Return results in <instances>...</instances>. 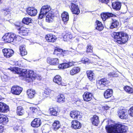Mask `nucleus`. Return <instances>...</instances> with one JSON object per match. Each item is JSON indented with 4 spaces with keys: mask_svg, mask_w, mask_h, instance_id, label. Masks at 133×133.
Listing matches in <instances>:
<instances>
[{
    "mask_svg": "<svg viewBox=\"0 0 133 133\" xmlns=\"http://www.w3.org/2000/svg\"><path fill=\"white\" fill-rule=\"evenodd\" d=\"M70 9L72 13L74 14L78 15L80 13L79 8L78 6L74 3L71 4Z\"/></svg>",
    "mask_w": 133,
    "mask_h": 133,
    "instance_id": "10",
    "label": "nucleus"
},
{
    "mask_svg": "<svg viewBox=\"0 0 133 133\" xmlns=\"http://www.w3.org/2000/svg\"><path fill=\"white\" fill-rule=\"evenodd\" d=\"M112 22L110 26V28L112 29L113 28H116L119 25V22L116 19L112 18L111 19Z\"/></svg>",
    "mask_w": 133,
    "mask_h": 133,
    "instance_id": "29",
    "label": "nucleus"
},
{
    "mask_svg": "<svg viewBox=\"0 0 133 133\" xmlns=\"http://www.w3.org/2000/svg\"><path fill=\"white\" fill-rule=\"evenodd\" d=\"M68 63H63L61 64L58 66V68L62 69H64L69 67Z\"/></svg>",
    "mask_w": 133,
    "mask_h": 133,
    "instance_id": "44",
    "label": "nucleus"
},
{
    "mask_svg": "<svg viewBox=\"0 0 133 133\" xmlns=\"http://www.w3.org/2000/svg\"><path fill=\"white\" fill-rule=\"evenodd\" d=\"M39 96V98L41 100H43L46 97L45 94L44 92H42L40 94Z\"/></svg>",
    "mask_w": 133,
    "mask_h": 133,
    "instance_id": "48",
    "label": "nucleus"
},
{
    "mask_svg": "<svg viewBox=\"0 0 133 133\" xmlns=\"http://www.w3.org/2000/svg\"><path fill=\"white\" fill-rule=\"evenodd\" d=\"M41 124L40 119L39 118H36L32 122L31 125L33 127L37 128L41 125Z\"/></svg>",
    "mask_w": 133,
    "mask_h": 133,
    "instance_id": "19",
    "label": "nucleus"
},
{
    "mask_svg": "<svg viewBox=\"0 0 133 133\" xmlns=\"http://www.w3.org/2000/svg\"><path fill=\"white\" fill-rule=\"evenodd\" d=\"M19 127V126L15 125L14 127V129L16 131L17 130H18Z\"/></svg>",
    "mask_w": 133,
    "mask_h": 133,
    "instance_id": "56",
    "label": "nucleus"
},
{
    "mask_svg": "<svg viewBox=\"0 0 133 133\" xmlns=\"http://www.w3.org/2000/svg\"><path fill=\"white\" fill-rule=\"evenodd\" d=\"M20 55L22 56H24L27 55V52L25 49V46L24 45H21L19 47Z\"/></svg>",
    "mask_w": 133,
    "mask_h": 133,
    "instance_id": "28",
    "label": "nucleus"
},
{
    "mask_svg": "<svg viewBox=\"0 0 133 133\" xmlns=\"http://www.w3.org/2000/svg\"><path fill=\"white\" fill-rule=\"evenodd\" d=\"M93 48L90 45H88L87 47L86 52L87 53L92 52Z\"/></svg>",
    "mask_w": 133,
    "mask_h": 133,
    "instance_id": "47",
    "label": "nucleus"
},
{
    "mask_svg": "<svg viewBox=\"0 0 133 133\" xmlns=\"http://www.w3.org/2000/svg\"><path fill=\"white\" fill-rule=\"evenodd\" d=\"M108 81L106 78H102L98 81L97 84L98 88L99 89H103V88L108 85Z\"/></svg>",
    "mask_w": 133,
    "mask_h": 133,
    "instance_id": "7",
    "label": "nucleus"
},
{
    "mask_svg": "<svg viewBox=\"0 0 133 133\" xmlns=\"http://www.w3.org/2000/svg\"><path fill=\"white\" fill-rule=\"evenodd\" d=\"M80 70V68L78 67H74L70 71V74L71 75H74L79 72Z\"/></svg>",
    "mask_w": 133,
    "mask_h": 133,
    "instance_id": "30",
    "label": "nucleus"
},
{
    "mask_svg": "<svg viewBox=\"0 0 133 133\" xmlns=\"http://www.w3.org/2000/svg\"><path fill=\"white\" fill-rule=\"evenodd\" d=\"M95 25L96 29L99 31H101L103 29V26L102 23L99 21H96L95 22Z\"/></svg>",
    "mask_w": 133,
    "mask_h": 133,
    "instance_id": "33",
    "label": "nucleus"
},
{
    "mask_svg": "<svg viewBox=\"0 0 133 133\" xmlns=\"http://www.w3.org/2000/svg\"><path fill=\"white\" fill-rule=\"evenodd\" d=\"M57 108H50L49 109L50 112L52 115L56 116L57 113L60 111V110H57Z\"/></svg>",
    "mask_w": 133,
    "mask_h": 133,
    "instance_id": "35",
    "label": "nucleus"
},
{
    "mask_svg": "<svg viewBox=\"0 0 133 133\" xmlns=\"http://www.w3.org/2000/svg\"><path fill=\"white\" fill-rule=\"evenodd\" d=\"M18 37H19V36H16L14 34L9 33L6 34L2 38L6 42L16 43H17V41H19L17 39Z\"/></svg>",
    "mask_w": 133,
    "mask_h": 133,
    "instance_id": "3",
    "label": "nucleus"
},
{
    "mask_svg": "<svg viewBox=\"0 0 133 133\" xmlns=\"http://www.w3.org/2000/svg\"><path fill=\"white\" fill-rule=\"evenodd\" d=\"M113 8L116 10H119L121 8V3L118 2H113L112 3Z\"/></svg>",
    "mask_w": 133,
    "mask_h": 133,
    "instance_id": "31",
    "label": "nucleus"
},
{
    "mask_svg": "<svg viewBox=\"0 0 133 133\" xmlns=\"http://www.w3.org/2000/svg\"><path fill=\"white\" fill-rule=\"evenodd\" d=\"M3 126L0 125V133H2L3 131Z\"/></svg>",
    "mask_w": 133,
    "mask_h": 133,
    "instance_id": "58",
    "label": "nucleus"
},
{
    "mask_svg": "<svg viewBox=\"0 0 133 133\" xmlns=\"http://www.w3.org/2000/svg\"><path fill=\"white\" fill-rule=\"evenodd\" d=\"M4 56L6 58H9L12 56L14 54L13 50L10 49L4 48L2 50Z\"/></svg>",
    "mask_w": 133,
    "mask_h": 133,
    "instance_id": "8",
    "label": "nucleus"
},
{
    "mask_svg": "<svg viewBox=\"0 0 133 133\" xmlns=\"http://www.w3.org/2000/svg\"><path fill=\"white\" fill-rule=\"evenodd\" d=\"M82 37H80V36H79V38H77L76 39V40L78 41H79V38H81Z\"/></svg>",
    "mask_w": 133,
    "mask_h": 133,
    "instance_id": "62",
    "label": "nucleus"
},
{
    "mask_svg": "<svg viewBox=\"0 0 133 133\" xmlns=\"http://www.w3.org/2000/svg\"><path fill=\"white\" fill-rule=\"evenodd\" d=\"M15 71H13L14 72L17 74H20L23 76H26V75L27 74L28 71L26 69L20 68H15L13 69Z\"/></svg>",
    "mask_w": 133,
    "mask_h": 133,
    "instance_id": "12",
    "label": "nucleus"
},
{
    "mask_svg": "<svg viewBox=\"0 0 133 133\" xmlns=\"http://www.w3.org/2000/svg\"><path fill=\"white\" fill-rule=\"evenodd\" d=\"M52 91V90H51L48 89L45 90L44 93L45 94V95L46 94L49 95L51 94Z\"/></svg>",
    "mask_w": 133,
    "mask_h": 133,
    "instance_id": "53",
    "label": "nucleus"
},
{
    "mask_svg": "<svg viewBox=\"0 0 133 133\" xmlns=\"http://www.w3.org/2000/svg\"><path fill=\"white\" fill-rule=\"evenodd\" d=\"M124 90L129 94L133 93V89L128 86H126L124 88Z\"/></svg>",
    "mask_w": 133,
    "mask_h": 133,
    "instance_id": "42",
    "label": "nucleus"
},
{
    "mask_svg": "<svg viewBox=\"0 0 133 133\" xmlns=\"http://www.w3.org/2000/svg\"><path fill=\"white\" fill-rule=\"evenodd\" d=\"M113 90L111 89H107L104 92V96L105 98L108 99L111 97L112 95Z\"/></svg>",
    "mask_w": 133,
    "mask_h": 133,
    "instance_id": "25",
    "label": "nucleus"
},
{
    "mask_svg": "<svg viewBox=\"0 0 133 133\" xmlns=\"http://www.w3.org/2000/svg\"><path fill=\"white\" fill-rule=\"evenodd\" d=\"M16 28L18 30V29L20 28L21 26V23L20 22H18L16 23L15 24Z\"/></svg>",
    "mask_w": 133,
    "mask_h": 133,
    "instance_id": "50",
    "label": "nucleus"
},
{
    "mask_svg": "<svg viewBox=\"0 0 133 133\" xmlns=\"http://www.w3.org/2000/svg\"><path fill=\"white\" fill-rule=\"evenodd\" d=\"M65 100V97L63 94L59 95L57 97V102L59 103L64 102Z\"/></svg>",
    "mask_w": 133,
    "mask_h": 133,
    "instance_id": "38",
    "label": "nucleus"
},
{
    "mask_svg": "<svg viewBox=\"0 0 133 133\" xmlns=\"http://www.w3.org/2000/svg\"><path fill=\"white\" fill-rule=\"evenodd\" d=\"M104 108L105 109L107 110L110 107L107 105H105L104 106Z\"/></svg>",
    "mask_w": 133,
    "mask_h": 133,
    "instance_id": "59",
    "label": "nucleus"
},
{
    "mask_svg": "<svg viewBox=\"0 0 133 133\" xmlns=\"http://www.w3.org/2000/svg\"><path fill=\"white\" fill-rule=\"evenodd\" d=\"M82 63L84 64H88L91 63L89 59L85 57H83L81 60Z\"/></svg>",
    "mask_w": 133,
    "mask_h": 133,
    "instance_id": "45",
    "label": "nucleus"
},
{
    "mask_svg": "<svg viewBox=\"0 0 133 133\" xmlns=\"http://www.w3.org/2000/svg\"><path fill=\"white\" fill-rule=\"evenodd\" d=\"M119 117L122 119H126L128 118V114L127 110L124 108H121L117 112Z\"/></svg>",
    "mask_w": 133,
    "mask_h": 133,
    "instance_id": "6",
    "label": "nucleus"
},
{
    "mask_svg": "<svg viewBox=\"0 0 133 133\" xmlns=\"http://www.w3.org/2000/svg\"><path fill=\"white\" fill-rule=\"evenodd\" d=\"M84 100L86 101H89L92 99V94L91 93L86 92L83 95Z\"/></svg>",
    "mask_w": 133,
    "mask_h": 133,
    "instance_id": "15",
    "label": "nucleus"
},
{
    "mask_svg": "<svg viewBox=\"0 0 133 133\" xmlns=\"http://www.w3.org/2000/svg\"><path fill=\"white\" fill-rule=\"evenodd\" d=\"M1 78L3 81L5 82L7 81L9 78L6 75L4 74L1 76Z\"/></svg>",
    "mask_w": 133,
    "mask_h": 133,
    "instance_id": "49",
    "label": "nucleus"
},
{
    "mask_svg": "<svg viewBox=\"0 0 133 133\" xmlns=\"http://www.w3.org/2000/svg\"><path fill=\"white\" fill-rule=\"evenodd\" d=\"M72 127L75 129H79L81 128V124L77 120H73L71 122Z\"/></svg>",
    "mask_w": 133,
    "mask_h": 133,
    "instance_id": "18",
    "label": "nucleus"
},
{
    "mask_svg": "<svg viewBox=\"0 0 133 133\" xmlns=\"http://www.w3.org/2000/svg\"><path fill=\"white\" fill-rule=\"evenodd\" d=\"M25 131V130L24 129H22L21 130V132L23 133Z\"/></svg>",
    "mask_w": 133,
    "mask_h": 133,
    "instance_id": "61",
    "label": "nucleus"
},
{
    "mask_svg": "<svg viewBox=\"0 0 133 133\" xmlns=\"http://www.w3.org/2000/svg\"><path fill=\"white\" fill-rule=\"evenodd\" d=\"M99 1L100 2L106 4H107L110 1L109 0H99Z\"/></svg>",
    "mask_w": 133,
    "mask_h": 133,
    "instance_id": "55",
    "label": "nucleus"
},
{
    "mask_svg": "<svg viewBox=\"0 0 133 133\" xmlns=\"http://www.w3.org/2000/svg\"><path fill=\"white\" fill-rule=\"evenodd\" d=\"M62 51V49L57 48L55 49L54 54L57 56H60L61 55Z\"/></svg>",
    "mask_w": 133,
    "mask_h": 133,
    "instance_id": "43",
    "label": "nucleus"
},
{
    "mask_svg": "<svg viewBox=\"0 0 133 133\" xmlns=\"http://www.w3.org/2000/svg\"><path fill=\"white\" fill-rule=\"evenodd\" d=\"M112 36L114 38V41L120 44L126 43L128 38L127 34L122 32H114Z\"/></svg>",
    "mask_w": 133,
    "mask_h": 133,
    "instance_id": "2",
    "label": "nucleus"
},
{
    "mask_svg": "<svg viewBox=\"0 0 133 133\" xmlns=\"http://www.w3.org/2000/svg\"><path fill=\"white\" fill-rule=\"evenodd\" d=\"M70 116L72 118L79 119L81 117L80 112L78 111H73L70 112Z\"/></svg>",
    "mask_w": 133,
    "mask_h": 133,
    "instance_id": "14",
    "label": "nucleus"
},
{
    "mask_svg": "<svg viewBox=\"0 0 133 133\" xmlns=\"http://www.w3.org/2000/svg\"><path fill=\"white\" fill-rule=\"evenodd\" d=\"M16 113L19 116H22L24 114V110L21 107H18L17 108Z\"/></svg>",
    "mask_w": 133,
    "mask_h": 133,
    "instance_id": "39",
    "label": "nucleus"
},
{
    "mask_svg": "<svg viewBox=\"0 0 133 133\" xmlns=\"http://www.w3.org/2000/svg\"><path fill=\"white\" fill-rule=\"evenodd\" d=\"M49 132V130L46 131L45 129H44L42 130V132L43 133H48Z\"/></svg>",
    "mask_w": 133,
    "mask_h": 133,
    "instance_id": "60",
    "label": "nucleus"
},
{
    "mask_svg": "<svg viewBox=\"0 0 133 133\" xmlns=\"http://www.w3.org/2000/svg\"><path fill=\"white\" fill-rule=\"evenodd\" d=\"M3 13L4 15L5 16H8V17H10V10L9 9H5L3 11Z\"/></svg>",
    "mask_w": 133,
    "mask_h": 133,
    "instance_id": "46",
    "label": "nucleus"
},
{
    "mask_svg": "<svg viewBox=\"0 0 133 133\" xmlns=\"http://www.w3.org/2000/svg\"><path fill=\"white\" fill-rule=\"evenodd\" d=\"M102 18L103 21H105L107 19L111 17H116V16L111 13L109 12H104L101 14Z\"/></svg>",
    "mask_w": 133,
    "mask_h": 133,
    "instance_id": "13",
    "label": "nucleus"
},
{
    "mask_svg": "<svg viewBox=\"0 0 133 133\" xmlns=\"http://www.w3.org/2000/svg\"><path fill=\"white\" fill-rule=\"evenodd\" d=\"M55 15L54 12L50 11L48 13L46 17V20L47 22H52L53 20Z\"/></svg>",
    "mask_w": 133,
    "mask_h": 133,
    "instance_id": "22",
    "label": "nucleus"
},
{
    "mask_svg": "<svg viewBox=\"0 0 133 133\" xmlns=\"http://www.w3.org/2000/svg\"><path fill=\"white\" fill-rule=\"evenodd\" d=\"M31 21L32 19L31 18L26 17L24 18L23 19L22 22L23 23L28 25L29 23H31Z\"/></svg>",
    "mask_w": 133,
    "mask_h": 133,
    "instance_id": "41",
    "label": "nucleus"
},
{
    "mask_svg": "<svg viewBox=\"0 0 133 133\" xmlns=\"http://www.w3.org/2000/svg\"><path fill=\"white\" fill-rule=\"evenodd\" d=\"M26 93L28 97L31 99L34 97L36 94L35 91L31 89H28Z\"/></svg>",
    "mask_w": 133,
    "mask_h": 133,
    "instance_id": "26",
    "label": "nucleus"
},
{
    "mask_svg": "<svg viewBox=\"0 0 133 133\" xmlns=\"http://www.w3.org/2000/svg\"><path fill=\"white\" fill-rule=\"evenodd\" d=\"M84 54V52H80L79 54L81 55H83V54Z\"/></svg>",
    "mask_w": 133,
    "mask_h": 133,
    "instance_id": "63",
    "label": "nucleus"
},
{
    "mask_svg": "<svg viewBox=\"0 0 133 133\" xmlns=\"http://www.w3.org/2000/svg\"><path fill=\"white\" fill-rule=\"evenodd\" d=\"M8 122V119L6 116L0 114V123L3 125H5Z\"/></svg>",
    "mask_w": 133,
    "mask_h": 133,
    "instance_id": "24",
    "label": "nucleus"
},
{
    "mask_svg": "<svg viewBox=\"0 0 133 133\" xmlns=\"http://www.w3.org/2000/svg\"><path fill=\"white\" fill-rule=\"evenodd\" d=\"M74 62H70L69 63H68L69 67L72 66L74 65Z\"/></svg>",
    "mask_w": 133,
    "mask_h": 133,
    "instance_id": "57",
    "label": "nucleus"
},
{
    "mask_svg": "<svg viewBox=\"0 0 133 133\" xmlns=\"http://www.w3.org/2000/svg\"><path fill=\"white\" fill-rule=\"evenodd\" d=\"M92 124L96 126H97L99 123V121L98 117L96 115H94L93 117L91 118Z\"/></svg>",
    "mask_w": 133,
    "mask_h": 133,
    "instance_id": "27",
    "label": "nucleus"
},
{
    "mask_svg": "<svg viewBox=\"0 0 133 133\" xmlns=\"http://www.w3.org/2000/svg\"><path fill=\"white\" fill-rule=\"evenodd\" d=\"M18 33L21 35L26 36L27 35L29 30L28 29L23 27L21 26L20 28H18Z\"/></svg>",
    "mask_w": 133,
    "mask_h": 133,
    "instance_id": "17",
    "label": "nucleus"
},
{
    "mask_svg": "<svg viewBox=\"0 0 133 133\" xmlns=\"http://www.w3.org/2000/svg\"><path fill=\"white\" fill-rule=\"evenodd\" d=\"M54 129L56 130L59 128L60 125L59 122L57 121H55L52 125Z\"/></svg>",
    "mask_w": 133,
    "mask_h": 133,
    "instance_id": "40",
    "label": "nucleus"
},
{
    "mask_svg": "<svg viewBox=\"0 0 133 133\" xmlns=\"http://www.w3.org/2000/svg\"><path fill=\"white\" fill-rule=\"evenodd\" d=\"M68 53V51H67L64 50L63 51L62 50V52L61 55L63 56H64L66 55Z\"/></svg>",
    "mask_w": 133,
    "mask_h": 133,
    "instance_id": "54",
    "label": "nucleus"
},
{
    "mask_svg": "<svg viewBox=\"0 0 133 133\" xmlns=\"http://www.w3.org/2000/svg\"><path fill=\"white\" fill-rule=\"evenodd\" d=\"M31 110L30 112L28 114L29 115H31L33 117L34 116L36 115L38 113V109L35 107H31L30 108Z\"/></svg>",
    "mask_w": 133,
    "mask_h": 133,
    "instance_id": "34",
    "label": "nucleus"
},
{
    "mask_svg": "<svg viewBox=\"0 0 133 133\" xmlns=\"http://www.w3.org/2000/svg\"><path fill=\"white\" fill-rule=\"evenodd\" d=\"M2 97L0 95V100H2Z\"/></svg>",
    "mask_w": 133,
    "mask_h": 133,
    "instance_id": "64",
    "label": "nucleus"
},
{
    "mask_svg": "<svg viewBox=\"0 0 133 133\" xmlns=\"http://www.w3.org/2000/svg\"><path fill=\"white\" fill-rule=\"evenodd\" d=\"M45 39L48 42H54L57 39L56 36L52 34L47 35L45 37Z\"/></svg>",
    "mask_w": 133,
    "mask_h": 133,
    "instance_id": "16",
    "label": "nucleus"
},
{
    "mask_svg": "<svg viewBox=\"0 0 133 133\" xmlns=\"http://www.w3.org/2000/svg\"><path fill=\"white\" fill-rule=\"evenodd\" d=\"M51 9V7L49 5H45L43 6L41 10L40 14L39 15V18L42 19Z\"/></svg>",
    "mask_w": 133,
    "mask_h": 133,
    "instance_id": "4",
    "label": "nucleus"
},
{
    "mask_svg": "<svg viewBox=\"0 0 133 133\" xmlns=\"http://www.w3.org/2000/svg\"><path fill=\"white\" fill-rule=\"evenodd\" d=\"M61 17L62 21L64 22H66L69 20V14L66 12L64 11L62 14Z\"/></svg>",
    "mask_w": 133,
    "mask_h": 133,
    "instance_id": "32",
    "label": "nucleus"
},
{
    "mask_svg": "<svg viewBox=\"0 0 133 133\" xmlns=\"http://www.w3.org/2000/svg\"><path fill=\"white\" fill-rule=\"evenodd\" d=\"M105 129L108 133H126L127 127L124 125L116 124L107 125Z\"/></svg>",
    "mask_w": 133,
    "mask_h": 133,
    "instance_id": "1",
    "label": "nucleus"
},
{
    "mask_svg": "<svg viewBox=\"0 0 133 133\" xmlns=\"http://www.w3.org/2000/svg\"><path fill=\"white\" fill-rule=\"evenodd\" d=\"M129 113L130 116L133 117V106L129 109Z\"/></svg>",
    "mask_w": 133,
    "mask_h": 133,
    "instance_id": "52",
    "label": "nucleus"
},
{
    "mask_svg": "<svg viewBox=\"0 0 133 133\" xmlns=\"http://www.w3.org/2000/svg\"><path fill=\"white\" fill-rule=\"evenodd\" d=\"M53 81L59 85H62V78L59 75L56 76L53 79Z\"/></svg>",
    "mask_w": 133,
    "mask_h": 133,
    "instance_id": "23",
    "label": "nucleus"
},
{
    "mask_svg": "<svg viewBox=\"0 0 133 133\" xmlns=\"http://www.w3.org/2000/svg\"><path fill=\"white\" fill-rule=\"evenodd\" d=\"M47 62L51 65H57L59 64V60L57 58H49L47 59Z\"/></svg>",
    "mask_w": 133,
    "mask_h": 133,
    "instance_id": "20",
    "label": "nucleus"
},
{
    "mask_svg": "<svg viewBox=\"0 0 133 133\" xmlns=\"http://www.w3.org/2000/svg\"><path fill=\"white\" fill-rule=\"evenodd\" d=\"M75 36H73L70 32H68L63 36V38L65 40V41H66L67 40H69L72 38H73L75 37Z\"/></svg>",
    "mask_w": 133,
    "mask_h": 133,
    "instance_id": "36",
    "label": "nucleus"
},
{
    "mask_svg": "<svg viewBox=\"0 0 133 133\" xmlns=\"http://www.w3.org/2000/svg\"><path fill=\"white\" fill-rule=\"evenodd\" d=\"M108 75L111 77H116L117 76V75L114 72H110L108 74Z\"/></svg>",
    "mask_w": 133,
    "mask_h": 133,
    "instance_id": "51",
    "label": "nucleus"
},
{
    "mask_svg": "<svg viewBox=\"0 0 133 133\" xmlns=\"http://www.w3.org/2000/svg\"><path fill=\"white\" fill-rule=\"evenodd\" d=\"M87 75L89 79L91 81L94 77V74L91 71H88L87 72Z\"/></svg>",
    "mask_w": 133,
    "mask_h": 133,
    "instance_id": "37",
    "label": "nucleus"
},
{
    "mask_svg": "<svg viewBox=\"0 0 133 133\" xmlns=\"http://www.w3.org/2000/svg\"><path fill=\"white\" fill-rule=\"evenodd\" d=\"M26 12L29 15L32 16H36L37 13V9L33 7H28L26 9Z\"/></svg>",
    "mask_w": 133,
    "mask_h": 133,
    "instance_id": "9",
    "label": "nucleus"
},
{
    "mask_svg": "<svg viewBox=\"0 0 133 133\" xmlns=\"http://www.w3.org/2000/svg\"><path fill=\"white\" fill-rule=\"evenodd\" d=\"M9 110L8 106L2 102H0V112H6Z\"/></svg>",
    "mask_w": 133,
    "mask_h": 133,
    "instance_id": "21",
    "label": "nucleus"
},
{
    "mask_svg": "<svg viewBox=\"0 0 133 133\" xmlns=\"http://www.w3.org/2000/svg\"><path fill=\"white\" fill-rule=\"evenodd\" d=\"M22 88L20 87L14 86L11 88V92L13 94L19 95L22 92Z\"/></svg>",
    "mask_w": 133,
    "mask_h": 133,
    "instance_id": "11",
    "label": "nucleus"
},
{
    "mask_svg": "<svg viewBox=\"0 0 133 133\" xmlns=\"http://www.w3.org/2000/svg\"><path fill=\"white\" fill-rule=\"evenodd\" d=\"M27 79L29 80V82L33 81L35 79H40L41 76H39L34 74V72L32 71L28 70V71L27 74L26 75Z\"/></svg>",
    "mask_w": 133,
    "mask_h": 133,
    "instance_id": "5",
    "label": "nucleus"
}]
</instances>
